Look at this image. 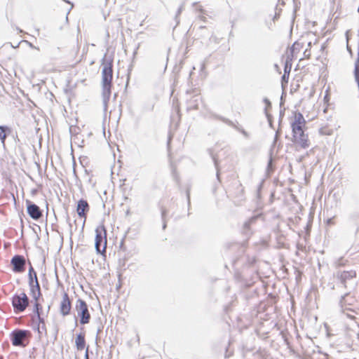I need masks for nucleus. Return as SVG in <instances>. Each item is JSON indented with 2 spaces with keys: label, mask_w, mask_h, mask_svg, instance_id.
Returning a JSON list of instances; mask_svg holds the SVG:
<instances>
[{
  "label": "nucleus",
  "mask_w": 359,
  "mask_h": 359,
  "mask_svg": "<svg viewBox=\"0 0 359 359\" xmlns=\"http://www.w3.org/2000/svg\"><path fill=\"white\" fill-rule=\"evenodd\" d=\"M193 6L195 8L196 11L201 14H205V11L203 8V6L199 2H195L193 4Z\"/></svg>",
  "instance_id": "17"
},
{
  "label": "nucleus",
  "mask_w": 359,
  "mask_h": 359,
  "mask_svg": "<svg viewBox=\"0 0 359 359\" xmlns=\"http://www.w3.org/2000/svg\"><path fill=\"white\" fill-rule=\"evenodd\" d=\"M28 277H29V283H32V281H36L39 280L36 272L34 271V268L30 266L28 273Z\"/></svg>",
  "instance_id": "16"
},
{
  "label": "nucleus",
  "mask_w": 359,
  "mask_h": 359,
  "mask_svg": "<svg viewBox=\"0 0 359 359\" xmlns=\"http://www.w3.org/2000/svg\"><path fill=\"white\" fill-rule=\"evenodd\" d=\"M320 133L323 135H330L332 134V130L329 128H321Z\"/></svg>",
  "instance_id": "18"
},
{
  "label": "nucleus",
  "mask_w": 359,
  "mask_h": 359,
  "mask_svg": "<svg viewBox=\"0 0 359 359\" xmlns=\"http://www.w3.org/2000/svg\"><path fill=\"white\" fill-rule=\"evenodd\" d=\"M75 344L77 351H81L85 349L86 342V334L84 332L78 334L75 339Z\"/></svg>",
  "instance_id": "14"
},
{
  "label": "nucleus",
  "mask_w": 359,
  "mask_h": 359,
  "mask_svg": "<svg viewBox=\"0 0 359 359\" xmlns=\"http://www.w3.org/2000/svg\"><path fill=\"white\" fill-rule=\"evenodd\" d=\"M292 133L304 131L306 128V121L299 112H294L291 121Z\"/></svg>",
  "instance_id": "8"
},
{
  "label": "nucleus",
  "mask_w": 359,
  "mask_h": 359,
  "mask_svg": "<svg viewBox=\"0 0 359 359\" xmlns=\"http://www.w3.org/2000/svg\"><path fill=\"white\" fill-rule=\"evenodd\" d=\"M11 263L13 266V271L14 272L22 273L25 271L26 261L23 256L15 255L12 258Z\"/></svg>",
  "instance_id": "11"
},
{
  "label": "nucleus",
  "mask_w": 359,
  "mask_h": 359,
  "mask_svg": "<svg viewBox=\"0 0 359 359\" xmlns=\"http://www.w3.org/2000/svg\"><path fill=\"white\" fill-rule=\"evenodd\" d=\"M102 95L109 100L111 94L112 81H113V65L114 56L112 55H104L102 60Z\"/></svg>",
  "instance_id": "1"
},
{
  "label": "nucleus",
  "mask_w": 359,
  "mask_h": 359,
  "mask_svg": "<svg viewBox=\"0 0 359 359\" xmlns=\"http://www.w3.org/2000/svg\"><path fill=\"white\" fill-rule=\"evenodd\" d=\"M27 211L29 215L35 220H38L42 217V212L39 207L29 201H27Z\"/></svg>",
  "instance_id": "13"
},
{
  "label": "nucleus",
  "mask_w": 359,
  "mask_h": 359,
  "mask_svg": "<svg viewBox=\"0 0 359 359\" xmlns=\"http://www.w3.org/2000/svg\"><path fill=\"white\" fill-rule=\"evenodd\" d=\"M10 132V128L7 126H0V140L2 144L5 145L7 133Z\"/></svg>",
  "instance_id": "15"
},
{
  "label": "nucleus",
  "mask_w": 359,
  "mask_h": 359,
  "mask_svg": "<svg viewBox=\"0 0 359 359\" xmlns=\"http://www.w3.org/2000/svg\"><path fill=\"white\" fill-rule=\"evenodd\" d=\"M288 76H289V75H287V76H286V75H285V74H284V75L283 76V81H285L286 83H287Z\"/></svg>",
  "instance_id": "21"
},
{
  "label": "nucleus",
  "mask_w": 359,
  "mask_h": 359,
  "mask_svg": "<svg viewBox=\"0 0 359 359\" xmlns=\"http://www.w3.org/2000/svg\"><path fill=\"white\" fill-rule=\"evenodd\" d=\"M12 304L15 312H22L29 305L28 297L25 292L15 294L13 297Z\"/></svg>",
  "instance_id": "7"
},
{
  "label": "nucleus",
  "mask_w": 359,
  "mask_h": 359,
  "mask_svg": "<svg viewBox=\"0 0 359 359\" xmlns=\"http://www.w3.org/2000/svg\"><path fill=\"white\" fill-rule=\"evenodd\" d=\"M76 310L78 316L80 318L81 324L85 325L90 322V314L88 311V307L86 302L81 299H79L76 304Z\"/></svg>",
  "instance_id": "5"
},
{
  "label": "nucleus",
  "mask_w": 359,
  "mask_h": 359,
  "mask_svg": "<svg viewBox=\"0 0 359 359\" xmlns=\"http://www.w3.org/2000/svg\"><path fill=\"white\" fill-rule=\"evenodd\" d=\"M59 309L60 313L63 316L70 314L72 310V300L67 292H63L62 294V299L59 304Z\"/></svg>",
  "instance_id": "9"
},
{
  "label": "nucleus",
  "mask_w": 359,
  "mask_h": 359,
  "mask_svg": "<svg viewBox=\"0 0 359 359\" xmlns=\"http://www.w3.org/2000/svg\"><path fill=\"white\" fill-rule=\"evenodd\" d=\"M292 141L296 151L307 149L311 146V140L305 130L292 133Z\"/></svg>",
  "instance_id": "3"
},
{
  "label": "nucleus",
  "mask_w": 359,
  "mask_h": 359,
  "mask_svg": "<svg viewBox=\"0 0 359 359\" xmlns=\"http://www.w3.org/2000/svg\"><path fill=\"white\" fill-rule=\"evenodd\" d=\"M280 13L279 11V12H276L275 14L272 16L271 20L273 21V23L276 22V20H278L280 18Z\"/></svg>",
  "instance_id": "19"
},
{
  "label": "nucleus",
  "mask_w": 359,
  "mask_h": 359,
  "mask_svg": "<svg viewBox=\"0 0 359 359\" xmlns=\"http://www.w3.org/2000/svg\"><path fill=\"white\" fill-rule=\"evenodd\" d=\"M107 245V229L104 224L97 226L95 229V248L98 253L104 255Z\"/></svg>",
  "instance_id": "2"
},
{
  "label": "nucleus",
  "mask_w": 359,
  "mask_h": 359,
  "mask_svg": "<svg viewBox=\"0 0 359 359\" xmlns=\"http://www.w3.org/2000/svg\"><path fill=\"white\" fill-rule=\"evenodd\" d=\"M90 206L86 200L81 199L77 203L76 212L79 218L82 219V228L84 227Z\"/></svg>",
  "instance_id": "10"
},
{
  "label": "nucleus",
  "mask_w": 359,
  "mask_h": 359,
  "mask_svg": "<svg viewBox=\"0 0 359 359\" xmlns=\"http://www.w3.org/2000/svg\"><path fill=\"white\" fill-rule=\"evenodd\" d=\"M286 1L287 0H278V4L281 6H284L285 5Z\"/></svg>",
  "instance_id": "20"
},
{
  "label": "nucleus",
  "mask_w": 359,
  "mask_h": 359,
  "mask_svg": "<svg viewBox=\"0 0 359 359\" xmlns=\"http://www.w3.org/2000/svg\"><path fill=\"white\" fill-rule=\"evenodd\" d=\"M30 294L34 299L35 311L39 318H40V312L42 310V306L39 302V299L42 296L41 287L39 280L32 281L29 283Z\"/></svg>",
  "instance_id": "4"
},
{
  "label": "nucleus",
  "mask_w": 359,
  "mask_h": 359,
  "mask_svg": "<svg viewBox=\"0 0 359 359\" xmlns=\"http://www.w3.org/2000/svg\"><path fill=\"white\" fill-rule=\"evenodd\" d=\"M88 348L87 347L86 348V357L88 358Z\"/></svg>",
  "instance_id": "22"
},
{
  "label": "nucleus",
  "mask_w": 359,
  "mask_h": 359,
  "mask_svg": "<svg viewBox=\"0 0 359 359\" xmlns=\"http://www.w3.org/2000/svg\"><path fill=\"white\" fill-rule=\"evenodd\" d=\"M304 48V43L296 41L293 45L287 50V57L290 60L297 58L301 51Z\"/></svg>",
  "instance_id": "12"
},
{
  "label": "nucleus",
  "mask_w": 359,
  "mask_h": 359,
  "mask_svg": "<svg viewBox=\"0 0 359 359\" xmlns=\"http://www.w3.org/2000/svg\"><path fill=\"white\" fill-rule=\"evenodd\" d=\"M31 337V332L29 330H16L11 334L12 344L15 346H25L24 341L28 339Z\"/></svg>",
  "instance_id": "6"
}]
</instances>
